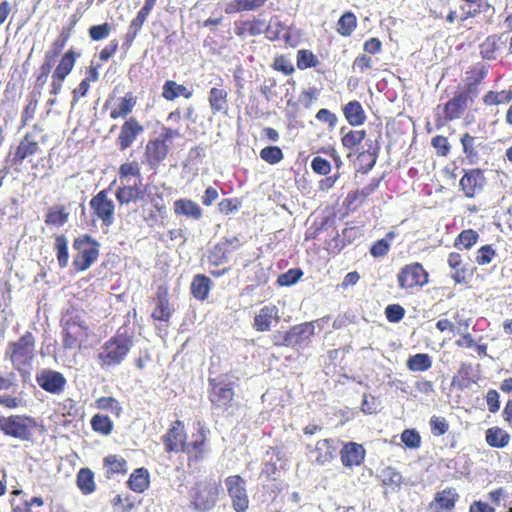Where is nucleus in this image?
Returning <instances> with one entry per match:
<instances>
[{"label": "nucleus", "mask_w": 512, "mask_h": 512, "mask_svg": "<svg viewBox=\"0 0 512 512\" xmlns=\"http://www.w3.org/2000/svg\"><path fill=\"white\" fill-rule=\"evenodd\" d=\"M132 346L133 337L118 331L101 346L97 355L98 364L104 369L120 365Z\"/></svg>", "instance_id": "nucleus-1"}, {"label": "nucleus", "mask_w": 512, "mask_h": 512, "mask_svg": "<svg viewBox=\"0 0 512 512\" xmlns=\"http://www.w3.org/2000/svg\"><path fill=\"white\" fill-rule=\"evenodd\" d=\"M35 339L32 333L26 332L16 342H12L6 349L8 356L14 366L23 376L29 374L31 363L34 358Z\"/></svg>", "instance_id": "nucleus-2"}, {"label": "nucleus", "mask_w": 512, "mask_h": 512, "mask_svg": "<svg viewBox=\"0 0 512 512\" xmlns=\"http://www.w3.org/2000/svg\"><path fill=\"white\" fill-rule=\"evenodd\" d=\"M73 247L78 251L73 259V265L79 271L87 270L98 259L99 243L89 235L76 238Z\"/></svg>", "instance_id": "nucleus-3"}, {"label": "nucleus", "mask_w": 512, "mask_h": 512, "mask_svg": "<svg viewBox=\"0 0 512 512\" xmlns=\"http://www.w3.org/2000/svg\"><path fill=\"white\" fill-rule=\"evenodd\" d=\"M35 421L31 417L12 415L9 417H0V430L8 436L29 440L31 437V429L34 427Z\"/></svg>", "instance_id": "nucleus-4"}, {"label": "nucleus", "mask_w": 512, "mask_h": 512, "mask_svg": "<svg viewBox=\"0 0 512 512\" xmlns=\"http://www.w3.org/2000/svg\"><path fill=\"white\" fill-rule=\"evenodd\" d=\"M197 425V433L192 434L191 442H186L183 449V452L188 456L189 466H191L192 463H199L202 461L209 452L206 441L210 434V430L201 421H198Z\"/></svg>", "instance_id": "nucleus-5"}, {"label": "nucleus", "mask_w": 512, "mask_h": 512, "mask_svg": "<svg viewBox=\"0 0 512 512\" xmlns=\"http://www.w3.org/2000/svg\"><path fill=\"white\" fill-rule=\"evenodd\" d=\"M43 138L42 129L34 125L32 131L27 132L17 146L12 159L13 163L21 164L23 160L37 153L40 149L39 140Z\"/></svg>", "instance_id": "nucleus-6"}, {"label": "nucleus", "mask_w": 512, "mask_h": 512, "mask_svg": "<svg viewBox=\"0 0 512 512\" xmlns=\"http://www.w3.org/2000/svg\"><path fill=\"white\" fill-rule=\"evenodd\" d=\"M90 207L94 215L102 221V225L109 227L114 222L115 205L108 198L107 190H101L91 200Z\"/></svg>", "instance_id": "nucleus-7"}, {"label": "nucleus", "mask_w": 512, "mask_h": 512, "mask_svg": "<svg viewBox=\"0 0 512 512\" xmlns=\"http://www.w3.org/2000/svg\"><path fill=\"white\" fill-rule=\"evenodd\" d=\"M209 382L211 386L209 399L213 407L215 409L227 410L231 406L234 397L232 383L217 382L216 379H211Z\"/></svg>", "instance_id": "nucleus-8"}, {"label": "nucleus", "mask_w": 512, "mask_h": 512, "mask_svg": "<svg viewBox=\"0 0 512 512\" xmlns=\"http://www.w3.org/2000/svg\"><path fill=\"white\" fill-rule=\"evenodd\" d=\"M225 483L235 511L245 512L248 508L249 500L244 480L240 476L234 475L228 477Z\"/></svg>", "instance_id": "nucleus-9"}, {"label": "nucleus", "mask_w": 512, "mask_h": 512, "mask_svg": "<svg viewBox=\"0 0 512 512\" xmlns=\"http://www.w3.org/2000/svg\"><path fill=\"white\" fill-rule=\"evenodd\" d=\"M399 286L403 289L423 286L428 281V274L419 263L403 267L398 274Z\"/></svg>", "instance_id": "nucleus-10"}, {"label": "nucleus", "mask_w": 512, "mask_h": 512, "mask_svg": "<svg viewBox=\"0 0 512 512\" xmlns=\"http://www.w3.org/2000/svg\"><path fill=\"white\" fill-rule=\"evenodd\" d=\"M36 381L43 390L52 394L62 393L67 382L62 373L50 369L40 371Z\"/></svg>", "instance_id": "nucleus-11"}, {"label": "nucleus", "mask_w": 512, "mask_h": 512, "mask_svg": "<svg viewBox=\"0 0 512 512\" xmlns=\"http://www.w3.org/2000/svg\"><path fill=\"white\" fill-rule=\"evenodd\" d=\"M162 442L166 452H183L186 443V433L184 431L183 422L180 420L175 421L162 436Z\"/></svg>", "instance_id": "nucleus-12"}, {"label": "nucleus", "mask_w": 512, "mask_h": 512, "mask_svg": "<svg viewBox=\"0 0 512 512\" xmlns=\"http://www.w3.org/2000/svg\"><path fill=\"white\" fill-rule=\"evenodd\" d=\"M459 497L460 496L455 488H445L436 492L434 499L430 502L428 508L431 512H453Z\"/></svg>", "instance_id": "nucleus-13"}, {"label": "nucleus", "mask_w": 512, "mask_h": 512, "mask_svg": "<svg viewBox=\"0 0 512 512\" xmlns=\"http://www.w3.org/2000/svg\"><path fill=\"white\" fill-rule=\"evenodd\" d=\"M486 184V179L480 169H471L462 176L459 185L467 198H473L481 192Z\"/></svg>", "instance_id": "nucleus-14"}, {"label": "nucleus", "mask_w": 512, "mask_h": 512, "mask_svg": "<svg viewBox=\"0 0 512 512\" xmlns=\"http://www.w3.org/2000/svg\"><path fill=\"white\" fill-rule=\"evenodd\" d=\"M143 131V126L135 118L131 117L125 121L116 139L119 150L124 151L129 148Z\"/></svg>", "instance_id": "nucleus-15"}, {"label": "nucleus", "mask_w": 512, "mask_h": 512, "mask_svg": "<svg viewBox=\"0 0 512 512\" xmlns=\"http://www.w3.org/2000/svg\"><path fill=\"white\" fill-rule=\"evenodd\" d=\"M279 321L280 316L278 308L275 305H266L255 315L253 327L259 332H267Z\"/></svg>", "instance_id": "nucleus-16"}, {"label": "nucleus", "mask_w": 512, "mask_h": 512, "mask_svg": "<svg viewBox=\"0 0 512 512\" xmlns=\"http://www.w3.org/2000/svg\"><path fill=\"white\" fill-rule=\"evenodd\" d=\"M337 449V442L332 439H322L316 443L314 448L310 449L309 453L315 463L324 465L334 459Z\"/></svg>", "instance_id": "nucleus-17"}, {"label": "nucleus", "mask_w": 512, "mask_h": 512, "mask_svg": "<svg viewBox=\"0 0 512 512\" xmlns=\"http://www.w3.org/2000/svg\"><path fill=\"white\" fill-rule=\"evenodd\" d=\"M155 3H156V0H146L144 3V6L137 13L136 17L131 21L129 28H128V32L126 33V36H125V42L123 44L124 46H126V48H129L132 45L134 39L138 35L140 29L142 28L148 15L150 14L151 10L153 9Z\"/></svg>", "instance_id": "nucleus-18"}, {"label": "nucleus", "mask_w": 512, "mask_h": 512, "mask_svg": "<svg viewBox=\"0 0 512 512\" xmlns=\"http://www.w3.org/2000/svg\"><path fill=\"white\" fill-rule=\"evenodd\" d=\"M146 187L141 179L133 185L119 187L116 192V198L120 204H129L130 202L144 200Z\"/></svg>", "instance_id": "nucleus-19"}, {"label": "nucleus", "mask_w": 512, "mask_h": 512, "mask_svg": "<svg viewBox=\"0 0 512 512\" xmlns=\"http://www.w3.org/2000/svg\"><path fill=\"white\" fill-rule=\"evenodd\" d=\"M168 153L166 139H153L146 145L145 155L150 166L155 167L162 162Z\"/></svg>", "instance_id": "nucleus-20"}, {"label": "nucleus", "mask_w": 512, "mask_h": 512, "mask_svg": "<svg viewBox=\"0 0 512 512\" xmlns=\"http://www.w3.org/2000/svg\"><path fill=\"white\" fill-rule=\"evenodd\" d=\"M340 454L343 465L346 467H352L358 466L362 463L365 457V450L362 445L350 442L343 446Z\"/></svg>", "instance_id": "nucleus-21"}, {"label": "nucleus", "mask_w": 512, "mask_h": 512, "mask_svg": "<svg viewBox=\"0 0 512 512\" xmlns=\"http://www.w3.org/2000/svg\"><path fill=\"white\" fill-rule=\"evenodd\" d=\"M468 93L460 92L450 99L444 106V114L447 120L460 118L467 108Z\"/></svg>", "instance_id": "nucleus-22"}, {"label": "nucleus", "mask_w": 512, "mask_h": 512, "mask_svg": "<svg viewBox=\"0 0 512 512\" xmlns=\"http://www.w3.org/2000/svg\"><path fill=\"white\" fill-rule=\"evenodd\" d=\"M208 102L213 114L227 113L228 90L223 87H212L209 91Z\"/></svg>", "instance_id": "nucleus-23"}, {"label": "nucleus", "mask_w": 512, "mask_h": 512, "mask_svg": "<svg viewBox=\"0 0 512 512\" xmlns=\"http://www.w3.org/2000/svg\"><path fill=\"white\" fill-rule=\"evenodd\" d=\"M463 152L470 164H476L480 160L479 148L482 147V140L479 137L471 136L469 133L463 134L460 139Z\"/></svg>", "instance_id": "nucleus-24"}, {"label": "nucleus", "mask_w": 512, "mask_h": 512, "mask_svg": "<svg viewBox=\"0 0 512 512\" xmlns=\"http://www.w3.org/2000/svg\"><path fill=\"white\" fill-rule=\"evenodd\" d=\"M80 54L76 53L73 49H69L67 52H65L58 65L56 66L54 72L52 73L51 78H57V79H66V77L71 73V71L74 68L75 62L77 57H79Z\"/></svg>", "instance_id": "nucleus-25"}, {"label": "nucleus", "mask_w": 512, "mask_h": 512, "mask_svg": "<svg viewBox=\"0 0 512 512\" xmlns=\"http://www.w3.org/2000/svg\"><path fill=\"white\" fill-rule=\"evenodd\" d=\"M171 316L167 290L159 287L156 294V307L152 312V317L159 321H168Z\"/></svg>", "instance_id": "nucleus-26"}, {"label": "nucleus", "mask_w": 512, "mask_h": 512, "mask_svg": "<svg viewBox=\"0 0 512 512\" xmlns=\"http://www.w3.org/2000/svg\"><path fill=\"white\" fill-rule=\"evenodd\" d=\"M174 212L177 215H184L193 220H199L202 217V209L190 199L176 200L174 202Z\"/></svg>", "instance_id": "nucleus-27"}, {"label": "nucleus", "mask_w": 512, "mask_h": 512, "mask_svg": "<svg viewBox=\"0 0 512 512\" xmlns=\"http://www.w3.org/2000/svg\"><path fill=\"white\" fill-rule=\"evenodd\" d=\"M314 324L312 322H305L299 325H294L290 328L292 346L302 345L310 339L314 334Z\"/></svg>", "instance_id": "nucleus-28"}, {"label": "nucleus", "mask_w": 512, "mask_h": 512, "mask_svg": "<svg viewBox=\"0 0 512 512\" xmlns=\"http://www.w3.org/2000/svg\"><path fill=\"white\" fill-rule=\"evenodd\" d=\"M127 483L132 491L136 493L144 492L149 487L150 484L148 470L143 467L136 469L130 475Z\"/></svg>", "instance_id": "nucleus-29"}, {"label": "nucleus", "mask_w": 512, "mask_h": 512, "mask_svg": "<svg viewBox=\"0 0 512 512\" xmlns=\"http://www.w3.org/2000/svg\"><path fill=\"white\" fill-rule=\"evenodd\" d=\"M343 113L352 126L362 125L366 120L365 112L358 101H351L344 106Z\"/></svg>", "instance_id": "nucleus-30"}, {"label": "nucleus", "mask_w": 512, "mask_h": 512, "mask_svg": "<svg viewBox=\"0 0 512 512\" xmlns=\"http://www.w3.org/2000/svg\"><path fill=\"white\" fill-rule=\"evenodd\" d=\"M485 439L491 447L504 448L509 443L510 435L504 429L495 426L486 431Z\"/></svg>", "instance_id": "nucleus-31"}, {"label": "nucleus", "mask_w": 512, "mask_h": 512, "mask_svg": "<svg viewBox=\"0 0 512 512\" xmlns=\"http://www.w3.org/2000/svg\"><path fill=\"white\" fill-rule=\"evenodd\" d=\"M211 289V280L202 274H197L194 276L191 283V292L192 295L199 299L204 300L208 297L209 291Z\"/></svg>", "instance_id": "nucleus-32"}, {"label": "nucleus", "mask_w": 512, "mask_h": 512, "mask_svg": "<svg viewBox=\"0 0 512 512\" xmlns=\"http://www.w3.org/2000/svg\"><path fill=\"white\" fill-rule=\"evenodd\" d=\"M215 493L208 486L199 487L196 491L194 504L197 509L207 510L215 504Z\"/></svg>", "instance_id": "nucleus-33"}, {"label": "nucleus", "mask_w": 512, "mask_h": 512, "mask_svg": "<svg viewBox=\"0 0 512 512\" xmlns=\"http://www.w3.org/2000/svg\"><path fill=\"white\" fill-rule=\"evenodd\" d=\"M162 96L169 101H172L179 96H184L185 98L189 99L192 96V92L189 91L184 85H180L175 81L168 80L163 85Z\"/></svg>", "instance_id": "nucleus-34"}, {"label": "nucleus", "mask_w": 512, "mask_h": 512, "mask_svg": "<svg viewBox=\"0 0 512 512\" xmlns=\"http://www.w3.org/2000/svg\"><path fill=\"white\" fill-rule=\"evenodd\" d=\"M63 331H68L80 341L87 336V326L77 316H66L62 319Z\"/></svg>", "instance_id": "nucleus-35"}, {"label": "nucleus", "mask_w": 512, "mask_h": 512, "mask_svg": "<svg viewBox=\"0 0 512 512\" xmlns=\"http://www.w3.org/2000/svg\"><path fill=\"white\" fill-rule=\"evenodd\" d=\"M77 486L87 495L95 491L94 473L89 468H81L77 474Z\"/></svg>", "instance_id": "nucleus-36"}, {"label": "nucleus", "mask_w": 512, "mask_h": 512, "mask_svg": "<svg viewBox=\"0 0 512 512\" xmlns=\"http://www.w3.org/2000/svg\"><path fill=\"white\" fill-rule=\"evenodd\" d=\"M432 366L431 357L426 353H418L410 356L407 360V367L410 371H427Z\"/></svg>", "instance_id": "nucleus-37"}, {"label": "nucleus", "mask_w": 512, "mask_h": 512, "mask_svg": "<svg viewBox=\"0 0 512 512\" xmlns=\"http://www.w3.org/2000/svg\"><path fill=\"white\" fill-rule=\"evenodd\" d=\"M448 264L451 269L454 270V273L451 277L454 279L456 283H466V272L467 270L461 266L462 257L458 253H450L448 257Z\"/></svg>", "instance_id": "nucleus-38"}, {"label": "nucleus", "mask_w": 512, "mask_h": 512, "mask_svg": "<svg viewBox=\"0 0 512 512\" xmlns=\"http://www.w3.org/2000/svg\"><path fill=\"white\" fill-rule=\"evenodd\" d=\"M104 463L108 476L120 473L124 474L127 471V463L122 457L109 455L105 457Z\"/></svg>", "instance_id": "nucleus-39"}, {"label": "nucleus", "mask_w": 512, "mask_h": 512, "mask_svg": "<svg viewBox=\"0 0 512 512\" xmlns=\"http://www.w3.org/2000/svg\"><path fill=\"white\" fill-rule=\"evenodd\" d=\"M231 253V250L226 247V243H218L216 244L209 254V262L215 266H219L228 262V255Z\"/></svg>", "instance_id": "nucleus-40"}, {"label": "nucleus", "mask_w": 512, "mask_h": 512, "mask_svg": "<svg viewBox=\"0 0 512 512\" xmlns=\"http://www.w3.org/2000/svg\"><path fill=\"white\" fill-rule=\"evenodd\" d=\"M357 20L353 13H344L337 23V32L342 36H350L356 28Z\"/></svg>", "instance_id": "nucleus-41"}, {"label": "nucleus", "mask_w": 512, "mask_h": 512, "mask_svg": "<svg viewBox=\"0 0 512 512\" xmlns=\"http://www.w3.org/2000/svg\"><path fill=\"white\" fill-rule=\"evenodd\" d=\"M91 426L95 432L109 435L113 429V422L106 415L96 414L91 419Z\"/></svg>", "instance_id": "nucleus-42"}, {"label": "nucleus", "mask_w": 512, "mask_h": 512, "mask_svg": "<svg viewBox=\"0 0 512 512\" xmlns=\"http://www.w3.org/2000/svg\"><path fill=\"white\" fill-rule=\"evenodd\" d=\"M135 104H136V99L133 96L129 95V96L123 97L120 100L118 107L113 109L110 112V117L112 119H117L120 117L127 116L133 110Z\"/></svg>", "instance_id": "nucleus-43"}, {"label": "nucleus", "mask_w": 512, "mask_h": 512, "mask_svg": "<svg viewBox=\"0 0 512 512\" xmlns=\"http://www.w3.org/2000/svg\"><path fill=\"white\" fill-rule=\"evenodd\" d=\"M55 248L57 250V260L60 268H65L68 265V241L64 235L56 236Z\"/></svg>", "instance_id": "nucleus-44"}, {"label": "nucleus", "mask_w": 512, "mask_h": 512, "mask_svg": "<svg viewBox=\"0 0 512 512\" xmlns=\"http://www.w3.org/2000/svg\"><path fill=\"white\" fill-rule=\"evenodd\" d=\"M478 239L479 234L476 231L472 229L463 230L456 238L454 246L459 249H469L478 241Z\"/></svg>", "instance_id": "nucleus-45"}, {"label": "nucleus", "mask_w": 512, "mask_h": 512, "mask_svg": "<svg viewBox=\"0 0 512 512\" xmlns=\"http://www.w3.org/2000/svg\"><path fill=\"white\" fill-rule=\"evenodd\" d=\"M319 64L318 58L307 49H302L297 52V67L300 70L316 67Z\"/></svg>", "instance_id": "nucleus-46"}, {"label": "nucleus", "mask_w": 512, "mask_h": 512, "mask_svg": "<svg viewBox=\"0 0 512 512\" xmlns=\"http://www.w3.org/2000/svg\"><path fill=\"white\" fill-rule=\"evenodd\" d=\"M68 212L65 211V208L62 206L55 207L46 215L45 222L48 225H58L62 226L68 221Z\"/></svg>", "instance_id": "nucleus-47"}, {"label": "nucleus", "mask_w": 512, "mask_h": 512, "mask_svg": "<svg viewBox=\"0 0 512 512\" xmlns=\"http://www.w3.org/2000/svg\"><path fill=\"white\" fill-rule=\"evenodd\" d=\"M96 407L101 410H108L117 417L122 412V406L113 397H100L96 400Z\"/></svg>", "instance_id": "nucleus-48"}, {"label": "nucleus", "mask_w": 512, "mask_h": 512, "mask_svg": "<svg viewBox=\"0 0 512 512\" xmlns=\"http://www.w3.org/2000/svg\"><path fill=\"white\" fill-rule=\"evenodd\" d=\"M366 137L364 130H350L342 137V144L347 149H353L360 144Z\"/></svg>", "instance_id": "nucleus-49"}, {"label": "nucleus", "mask_w": 512, "mask_h": 512, "mask_svg": "<svg viewBox=\"0 0 512 512\" xmlns=\"http://www.w3.org/2000/svg\"><path fill=\"white\" fill-rule=\"evenodd\" d=\"M260 157L269 164H277L283 159V152L278 146H268L260 151Z\"/></svg>", "instance_id": "nucleus-50"}, {"label": "nucleus", "mask_w": 512, "mask_h": 512, "mask_svg": "<svg viewBox=\"0 0 512 512\" xmlns=\"http://www.w3.org/2000/svg\"><path fill=\"white\" fill-rule=\"evenodd\" d=\"M303 275L300 269H290L278 276L277 283L280 286H291L295 284Z\"/></svg>", "instance_id": "nucleus-51"}, {"label": "nucleus", "mask_w": 512, "mask_h": 512, "mask_svg": "<svg viewBox=\"0 0 512 512\" xmlns=\"http://www.w3.org/2000/svg\"><path fill=\"white\" fill-rule=\"evenodd\" d=\"M510 498V495L508 491L504 488H498L495 490H492L488 494V499L495 504L496 506H508V500Z\"/></svg>", "instance_id": "nucleus-52"}, {"label": "nucleus", "mask_w": 512, "mask_h": 512, "mask_svg": "<svg viewBox=\"0 0 512 512\" xmlns=\"http://www.w3.org/2000/svg\"><path fill=\"white\" fill-rule=\"evenodd\" d=\"M401 440L407 447L412 449L420 447L421 444L420 435L413 429L404 430L401 435Z\"/></svg>", "instance_id": "nucleus-53"}, {"label": "nucleus", "mask_w": 512, "mask_h": 512, "mask_svg": "<svg viewBox=\"0 0 512 512\" xmlns=\"http://www.w3.org/2000/svg\"><path fill=\"white\" fill-rule=\"evenodd\" d=\"M111 31V26L108 23H104L101 25H93L89 28V36L94 41H99L105 39L109 36Z\"/></svg>", "instance_id": "nucleus-54"}, {"label": "nucleus", "mask_w": 512, "mask_h": 512, "mask_svg": "<svg viewBox=\"0 0 512 512\" xmlns=\"http://www.w3.org/2000/svg\"><path fill=\"white\" fill-rule=\"evenodd\" d=\"M484 102L487 105H499L509 102V96L506 94V90L500 92L490 91L484 97Z\"/></svg>", "instance_id": "nucleus-55"}, {"label": "nucleus", "mask_w": 512, "mask_h": 512, "mask_svg": "<svg viewBox=\"0 0 512 512\" xmlns=\"http://www.w3.org/2000/svg\"><path fill=\"white\" fill-rule=\"evenodd\" d=\"M404 314V308L398 304L388 305L385 309L386 318L393 323L399 322L404 317Z\"/></svg>", "instance_id": "nucleus-56"}, {"label": "nucleus", "mask_w": 512, "mask_h": 512, "mask_svg": "<svg viewBox=\"0 0 512 512\" xmlns=\"http://www.w3.org/2000/svg\"><path fill=\"white\" fill-rule=\"evenodd\" d=\"M430 427L433 435L441 436L448 431L449 425L445 418L433 416L430 419Z\"/></svg>", "instance_id": "nucleus-57"}, {"label": "nucleus", "mask_w": 512, "mask_h": 512, "mask_svg": "<svg viewBox=\"0 0 512 512\" xmlns=\"http://www.w3.org/2000/svg\"><path fill=\"white\" fill-rule=\"evenodd\" d=\"M494 256L495 250L490 245H485L478 250L475 260L479 265H486L492 261Z\"/></svg>", "instance_id": "nucleus-58"}, {"label": "nucleus", "mask_w": 512, "mask_h": 512, "mask_svg": "<svg viewBox=\"0 0 512 512\" xmlns=\"http://www.w3.org/2000/svg\"><path fill=\"white\" fill-rule=\"evenodd\" d=\"M384 485H394L400 487L402 483V475L393 468H387L383 471Z\"/></svg>", "instance_id": "nucleus-59"}, {"label": "nucleus", "mask_w": 512, "mask_h": 512, "mask_svg": "<svg viewBox=\"0 0 512 512\" xmlns=\"http://www.w3.org/2000/svg\"><path fill=\"white\" fill-rule=\"evenodd\" d=\"M311 168L319 175H327L331 171V164L325 158L317 156L312 160Z\"/></svg>", "instance_id": "nucleus-60"}, {"label": "nucleus", "mask_w": 512, "mask_h": 512, "mask_svg": "<svg viewBox=\"0 0 512 512\" xmlns=\"http://www.w3.org/2000/svg\"><path fill=\"white\" fill-rule=\"evenodd\" d=\"M41 95V91L36 92L35 90L31 93V99L28 105L25 107L23 111L22 118L26 122L28 119L33 118L34 113L37 108L38 98Z\"/></svg>", "instance_id": "nucleus-61"}, {"label": "nucleus", "mask_w": 512, "mask_h": 512, "mask_svg": "<svg viewBox=\"0 0 512 512\" xmlns=\"http://www.w3.org/2000/svg\"><path fill=\"white\" fill-rule=\"evenodd\" d=\"M432 146L436 149L437 153L441 156H446L450 150V145H449L448 139L441 135H437L432 138Z\"/></svg>", "instance_id": "nucleus-62"}, {"label": "nucleus", "mask_w": 512, "mask_h": 512, "mask_svg": "<svg viewBox=\"0 0 512 512\" xmlns=\"http://www.w3.org/2000/svg\"><path fill=\"white\" fill-rule=\"evenodd\" d=\"M370 68H372V59L366 54H362L356 57L352 65V69L360 73H363Z\"/></svg>", "instance_id": "nucleus-63"}, {"label": "nucleus", "mask_w": 512, "mask_h": 512, "mask_svg": "<svg viewBox=\"0 0 512 512\" xmlns=\"http://www.w3.org/2000/svg\"><path fill=\"white\" fill-rule=\"evenodd\" d=\"M390 243L387 239H380L376 241L370 248V253L373 257H382L389 251Z\"/></svg>", "instance_id": "nucleus-64"}]
</instances>
